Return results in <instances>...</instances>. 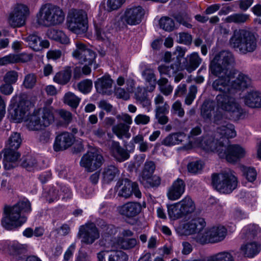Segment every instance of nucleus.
Listing matches in <instances>:
<instances>
[{"instance_id": "49", "label": "nucleus", "mask_w": 261, "mask_h": 261, "mask_svg": "<svg viewBox=\"0 0 261 261\" xmlns=\"http://www.w3.org/2000/svg\"><path fill=\"white\" fill-rule=\"evenodd\" d=\"M208 261H233V258L229 252H222L210 257Z\"/></svg>"}, {"instance_id": "57", "label": "nucleus", "mask_w": 261, "mask_h": 261, "mask_svg": "<svg viewBox=\"0 0 261 261\" xmlns=\"http://www.w3.org/2000/svg\"><path fill=\"white\" fill-rule=\"evenodd\" d=\"M196 93L197 87L195 86H191L190 88L189 93L185 99L186 104L190 105L195 98Z\"/></svg>"}, {"instance_id": "54", "label": "nucleus", "mask_w": 261, "mask_h": 261, "mask_svg": "<svg viewBox=\"0 0 261 261\" xmlns=\"http://www.w3.org/2000/svg\"><path fill=\"white\" fill-rule=\"evenodd\" d=\"M126 0H108L107 2V10L113 11L120 8Z\"/></svg>"}, {"instance_id": "34", "label": "nucleus", "mask_w": 261, "mask_h": 261, "mask_svg": "<svg viewBox=\"0 0 261 261\" xmlns=\"http://www.w3.org/2000/svg\"><path fill=\"white\" fill-rule=\"evenodd\" d=\"M126 85V90L121 88H115V95L117 98H121L125 100L129 98L130 93H132L133 91V82H127Z\"/></svg>"}, {"instance_id": "46", "label": "nucleus", "mask_w": 261, "mask_h": 261, "mask_svg": "<svg viewBox=\"0 0 261 261\" xmlns=\"http://www.w3.org/2000/svg\"><path fill=\"white\" fill-rule=\"evenodd\" d=\"M80 100V98L71 92L66 93L64 97V102L73 108L77 107Z\"/></svg>"}, {"instance_id": "61", "label": "nucleus", "mask_w": 261, "mask_h": 261, "mask_svg": "<svg viewBox=\"0 0 261 261\" xmlns=\"http://www.w3.org/2000/svg\"><path fill=\"white\" fill-rule=\"evenodd\" d=\"M62 52L59 49H50L48 50L46 54L48 59L56 60L61 58Z\"/></svg>"}, {"instance_id": "47", "label": "nucleus", "mask_w": 261, "mask_h": 261, "mask_svg": "<svg viewBox=\"0 0 261 261\" xmlns=\"http://www.w3.org/2000/svg\"><path fill=\"white\" fill-rule=\"evenodd\" d=\"M25 40L28 42L29 45L34 50H40V38L35 35H30L25 38Z\"/></svg>"}, {"instance_id": "39", "label": "nucleus", "mask_w": 261, "mask_h": 261, "mask_svg": "<svg viewBox=\"0 0 261 261\" xmlns=\"http://www.w3.org/2000/svg\"><path fill=\"white\" fill-rule=\"evenodd\" d=\"M249 19V15L244 13H234L226 17L224 21L228 23H242Z\"/></svg>"}, {"instance_id": "29", "label": "nucleus", "mask_w": 261, "mask_h": 261, "mask_svg": "<svg viewBox=\"0 0 261 261\" xmlns=\"http://www.w3.org/2000/svg\"><path fill=\"white\" fill-rule=\"evenodd\" d=\"M139 179L145 188L156 187L161 183L160 177L156 175H152V174L141 175Z\"/></svg>"}, {"instance_id": "60", "label": "nucleus", "mask_w": 261, "mask_h": 261, "mask_svg": "<svg viewBox=\"0 0 261 261\" xmlns=\"http://www.w3.org/2000/svg\"><path fill=\"white\" fill-rule=\"evenodd\" d=\"M154 169L155 165L153 162L146 161L141 175L153 174Z\"/></svg>"}, {"instance_id": "4", "label": "nucleus", "mask_w": 261, "mask_h": 261, "mask_svg": "<svg viewBox=\"0 0 261 261\" xmlns=\"http://www.w3.org/2000/svg\"><path fill=\"white\" fill-rule=\"evenodd\" d=\"M205 226L204 219L191 216L180 221L174 227L179 236L195 234L197 242L201 244L216 243L225 238L226 229L223 226L205 228Z\"/></svg>"}, {"instance_id": "7", "label": "nucleus", "mask_w": 261, "mask_h": 261, "mask_svg": "<svg viewBox=\"0 0 261 261\" xmlns=\"http://www.w3.org/2000/svg\"><path fill=\"white\" fill-rule=\"evenodd\" d=\"M230 45L242 53L251 52L256 47L254 34L246 29L236 30L229 40Z\"/></svg>"}, {"instance_id": "23", "label": "nucleus", "mask_w": 261, "mask_h": 261, "mask_svg": "<svg viewBox=\"0 0 261 261\" xmlns=\"http://www.w3.org/2000/svg\"><path fill=\"white\" fill-rule=\"evenodd\" d=\"M243 99L245 103L249 107H261V93L257 91H252L248 92Z\"/></svg>"}, {"instance_id": "24", "label": "nucleus", "mask_w": 261, "mask_h": 261, "mask_svg": "<svg viewBox=\"0 0 261 261\" xmlns=\"http://www.w3.org/2000/svg\"><path fill=\"white\" fill-rule=\"evenodd\" d=\"M4 245L7 252L12 255H17L21 253L27 248L25 245L21 244L15 240H7L5 242Z\"/></svg>"}, {"instance_id": "22", "label": "nucleus", "mask_w": 261, "mask_h": 261, "mask_svg": "<svg viewBox=\"0 0 261 261\" xmlns=\"http://www.w3.org/2000/svg\"><path fill=\"white\" fill-rule=\"evenodd\" d=\"M119 213L127 217H134L141 211L142 207L138 202H128L117 208Z\"/></svg>"}, {"instance_id": "21", "label": "nucleus", "mask_w": 261, "mask_h": 261, "mask_svg": "<svg viewBox=\"0 0 261 261\" xmlns=\"http://www.w3.org/2000/svg\"><path fill=\"white\" fill-rule=\"evenodd\" d=\"M240 235L244 239L258 240L261 239V229L257 225L250 224L242 228Z\"/></svg>"}, {"instance_id": "33", "label": "nucleus", "mask_w": 261, "mask_h": 261, "mask_svg": "<svg viewBox=\"0 0 261 261\" xmlns=\"http://www.w3.org/2000/svg\"><path fill=\"white\" fill-rule=\"evenodd\" d=\"M142 75L146 81V89L149 92L152 91L156 85V79L154 74L152 70L146 69L143 73Z\"/></svg>"}, {"instance_id": "26", "label": "nucleus", "mask_w": 261, "mask_h": 261, "mask_svg": "<svg viewBox=\"0 0 261 261\" xmlns=\"http://www.w3.org/2000/svg\"><path fill=\"white\" fill-rule=\"evenodd\" d=\"M106 252L99 253V261H106ZM128 257L125 253L121 250L112 251L109 255V261H127Z\"/></svg>"}, {"instance_id": "32", "label": "nucleus", "mask_w": 261, "mask_h": 261, "mask_svg": "<svg viewBox=\"0 0 261 261\" xmlns=\"http://www.w3.org/2000/svg\"><path fill=\"white\" fill-rule=\"evenodd\" d=\"M167 208L169 217L172 220L178 219L185 216L180 208L179 202L168 205Z\"/></svg>"}, {"instance_id": "16", "label": "nucleus", "mask_w": 261, "mask_h": 261, "mask_svg": "<svg viewBox=\"0 0 261 261\" xmlns=\"http://www.w3.org/2000/svg\"><path fill=\"white\" fill-rule=\"evenodd\" d=\"M97 229L95 223L88 222L79 228L78 236L82 243L91 244L97 238Z\"/></svg>"}, {"instance_id": "59", "label": "nucleus", "mask_w": 261, "mask_h": 261, "mask_svg": "<svg viewBox=\"0 0 261 261\" xmlns=\"http://www.w3.org/2000/svg\"><path fill=\"white\" fill-rule=\"evenodd\" d=\"M172 110L173 113L177 114L179 117H182L184 116V110L181 108V103L179 101H176L173 104Z\"/></svg>"}, {"instance_id": "20", "label": "nucleus", "mask_w": 261, "mask_h": 261, "mask_svg": "<svg viewBox=\"0 0 261 261\" xmlns=\"http://www.w3.org/2000/svg\"><path fill=\"white\" fill-rule=\"evenodd\" d=\"M186 185L181 179L178 178L175 180L169 187L167 193V196L171 200H176L180 198L185 193Z\"/></svg>"}, {"instance_id": "9", "label": "nucleus", "mask_w": 261, "mask_h": 261, "mask_svg": "<svg viewBox=\"0 0 261 261\" xmlns=\"http://www.w3.org/2000/svg\"><path fill=\"white\" fill-rule=\"evenodd\" d=\"M21 143L20 135L13 133L9 137L7 143V149L5 150L4 159V166L6 169L9 170L16 166V162L20 157V154L15 151Z\"/></svg>"}, {"instance_id": "19", "label": "nucleus", "mask_w": 261, "mask_h": 261, "mask_svg": "<svg viewBox=\"0 0 261 261\" xmlns=\"http://www.w3.org/2000/svg\"><path fill=\"white\" fill-rule=\"evenodd\" d=\"M74 141V138L71 134L64 132L58 135L56 138L54 149L56 151L65 150L71 146Z\"/></svg>"}, {"instance_id": "63", "label": "nucleus", "mask_w": 261, "mask_h": 261, "mask_svg": "<svg viewBox=\"0 0 261 261\" xmlns=\"http://www.w3.org/2000/svg\"><path fill=\"white\" fill-rule=\"evenodd\" d=\"M178 41L181 43L185 44H189L192 41V37L188 33H181L179 34Z\"/></svg>"}, {"instance_id": "64", "label": "nucleus", "mask_w": 261, "mask_h": 261, "mask_svg": "<svg viewBox=\"0 0 261 261\" xmlns=\"http://www.w3.org/2000/svg\"><path fill=\"white\" fill-rule=\"evenodd\" d=\"M61 195H62V199L67 200L72 197V193L70 189L66 186H63L61 188Z\"/></svg>"}, {"instance_id": "37", "label": "nucleus", "mask_w": 261, "mask_h": 261, "mask_svg": "<svg viewBox=\"0 0 261 261\" xmlns=\"http://www.w3.org/2000/svg\"><path fill=\"white\" fill-rule=\"evenodd\" d=\"M129 126L124 124H119L113 127V133L119 139L123 138H129L130 136L129 133Z\"/></svg>"}, {"instance_id": "10", "label": "nucleus", "mask_w": 261, "mask_h": 261, "mask_svg": "<svg viewBox=\"0 0 261 261\" xmlns=\"http://www.w3.org/2000/svg\"><path fill=\"white\" fill-rule=\"evenodd\" d=\"M213 187L220 193L229 194L238 186V179L231 173L214 174L212 176Z\"/></svg>"}, {"instance_id": "40", "label": "nucleus", "mask_w": 261, "mask_h": 261, "mask_svg": "<svg viewBox=\"0 0 261 261\" xmlns=\"http://www.w3.org/2000/svg\"><path fill=\"white\" fill-rule=\"evenodd\" d=\"M71 72L70 69L60 71L56 74L54 81L61 85L67 84L71 78Z\"/></svg>"}, {"instance_id": "28", "label": "nucleus", "mask_w": 261, "mask_h": 261, "mask_svg": "<svg viewBox=\"0 0 261 261\" xmlns=\"http://www.w3.org/2000/svg\"><path fill=\"white\" fill-rule=\"evenodd\" d=\"M112 152L114 157L118 161L122 162L129 157L126 150L120 146L117 142H114L112 146Z\"/></svg>"}, {"instance_id": "52", "label": "nucleus", "mask_w": 261, "mask_h": 261, "mask_svg": "<svg viewBox=\"0 0 261 261\" xmlns=\"http://www.w3.org/2000/svg\"><path fill=\"white\" fill-rule=\"evenodd\" d=\"M243 175L249 182L254 181L256 178V172L253 168L243 167L242 168Z\"/></svg>"}, {"instance_id": "43", "label": "nucleus", "mask_w": 261, "mask_h": 261, "mask_svg": "<svg viewBox=\"0 0 261 261\" xmlns=\"http://www.w3.org/2000/svg\"><path fill=\"white\" fill-rule=\"evenodd\" d=\"M169 106L168 105H164L163 108L158 107L156 110L155 116L159 122L161 124H165L168 122V118L165 115L168 113Z\"/></svg>"}, {"instance_id": "27", "label": "nucleus", "mask_w": 261, "mask_h": 261, "mask_svg": "<svg viewBox=\"0 0 261 261\" xmlns=\"http://www.w3.org/2000/svg\"><path fill=\"white\" fill-rule=\"evenodd\" d=\"M241 251L248 257H253L260 250V245L256 242L248 243L241 247Z\"/></svg>"}, {"instance_id": "8", "label": "nucleus", "mask_w": 261, "mask_h": 261, "mask_svg": "<svg viewBox=\"0 0 261 261\" xmlns=\"http://www.w3.org/2000/svg\"><path fill=\"white\" fill-rule=\"evenodd\" d=\"M64 15L59 7L45 5L41 7L37 15V22L43 25H55L62 23Z\"/></svg>"}, {"instance_id": "3", "label": "nucleus", "mask_w": 261, "mask_h": 261, "mask_svg": "<svg viewBox=\"0 0 261 261\" xmlns=\"http://www.w3.org/2000/svg\"><path fill=\"white\" fill-rule=\"evenodd\" d=\"M34 104L30 100H22L13 105L9 109L11 118L16 123L24 121L27 128L31 130H38L47 127L55 120L54 109L50 106L31 110Z\"/></svg>"}, {"instance_id": "1", "label": "nucleus", "mask_w": 261, "mask_h": 261, "mask_svg": "<svg viewBox=\"0 0 261 261\" xmlns=\"http://www.w3.org/2000/svg\"><path fill=\"white\" fill-rule=\"evenodd\" d=\"M234 59L232 54L222 51L217 55L211 61L210 69L211 72L218 75L212 84L213 89L221 92L216 97L214 108L223 110L227 116L237 119L243 113L239 105L231 95L236 90H244L252 85V81L247 75L240 73L232 68Z\"/></svg>"}, {"instance_id": "45", "label": "nucleus", "mask_w": 261, "mask_h": 261, "mask_svg": "<svg viewBox=\"0 0 261 261\" xmlns=\"http://www.w3.org/2000/svg\"><path fill=\"white\" fill-rule=\"evenodd\" d=\"M137 241L135 239H126L119 238L115 245L118 246L124 249H128L135 246Z\"/></svg>"}, {"instance_id": "15", "label": "nucleus", "mask_w": 261, "mask_h": 261, "mask_svg": "<svg viewBox=\"0 0 261 261\" xmlns=\"http://www.w3.org/2000/svg\"><path fill=\"white\" fill-rule=\"evenodd\" d=\"M116 189L118 192V195L125 198L130 197L133 193L137 198L141 197V193L138 185L135 182H131L126 179L118 181Z\"/></svg>"}, {"instance_id": "53", "label": "nucleus", "mask_w": 261, "mask_h": 261, "mask_svg": "<svg viewBox=\"0 0 261 261\" xmlns=\"http://www.w3.org/2000/svg\"><path fill=\"white\" fill-rule=\"evenodd\" d=\"M18 77V73L14 70H11L6 73L3 80L5 83L13 84L17 81Z\"/></svg>"}, {"instance_id": "50", "label": "nucleus", "mask_w": 261, "mask_h": 261, "mask_svg": "<svg viewBox=\"0 0 261 261\" xmlns=\"http://www.w3.org/2000/svg\"><path fill=\"white\" fill-rule=\"evenodd\" d=\"M158 85L160 91L165 95H168L173 90V87L168 84V80L164 77L160 79L158 81Z\"/></svg>"}, {"instance_id": "11", "label": "nucleus", "mask_w": 261, "mask_h": 261, "mask_svg": "<svg viewBox=\"0 0 261 261\" xmlns=\"http://www.w3.org/2000/svg\"><path fill=\"white\" fill-rule=\"evenodd\" d=\"M68 29L76 34L86 33L88 29L87 15L82 10H71L67 16Z\"/></svg>"}, {"instance_id": "36", "label": "nucleus", "mask_w": 261, "mask_h": 261, "mask_svg": "<svg viewBox=\"0 0 261 261\" xmlns=\"http://www.w3.org/2000/svg\"><path fill=\"white\" fill-rule=\"evenodd\" d=\"M179 202L180 204V208L185 216L194 211L195 205L191 197L186 196Z\"/></svg>"}, {"instance_id": "41", "label": "nucleus", "mask_w": 261, "mask_h": 261, "mask_svg": "<svg viewBox=\"0 0 261 261\" xmlns=\"http://www.w3.org/2000/svg\"><path fill=\"white\" fill-rule=\"evenodd\" d=\"M130 142L138 144V149L141 152H146L151 146V144L144 141V137L142 134L134 137Z\"/></svg>"}, {"instance_id": "35", "label": "nucleus", "mask_w": 261, "mask_h": 261, "mask_svg": "<svg viewBox=\"0 0 261 261\" xmlns=\"http://www.w3.org/2000/svg\"><path fill=\"white\" fill-rule=\"evenodd\" d=\"M119 175V170L114 166H110L105 169L102 173V182L109 183Z\"/></svg>"}, {"instance_id": "58", "label": "nucleus", "mask_w": 261, "mask_h": 261, "mask_svg": "<svg viewBox=\"0 0 261 261\" xmlns=\"http://www.w3.org/2000/svg\"><path fill=\"white\" fill-rule=\"evenodd\" d=\"M75 247L76 244L75 243H72L69 246L64 254V261H69L72 257Z\"/></svg>"}, {"instance_id": "56", "label": "nucleus", "mask_w": 261, "mask_h": 261, "mask_svg": "<svg viewBox=\"0 0 261 261\" xmlns=\"http://www.w3.org/2000/svg\"><path fill=\"white\" fill-rule=\"evenodd\" d=\"M36 82L34 74H29L25 76L23 84L26 88H32L34 87Z\"/></svg>"}, {"instance_id": "30", "label": "nucleus", "mask_w": 261, "mask_h": 261, "mask_svg": "<svg viewBox=\"0 0 261 261\" xmlns=\"http://www.w3.org/2000/svg\"><path fill=\"white\" fill-rule=\"evenodd\" d=\"M48 37L62 44H68L70 42L69 38L61 31L51 29L47 31Z\"/></svg>"}, {"instance_id": "51", "label": "nucleus", "mask_w": 261, "mask_h": 261, "mask_svg": "<svg viewBox=\"0 0 261 261\" xmlns=\"http://www.w3.org/2000/svg\"><path fill=\"white\" fill-rule=\"evenodd\" d=\"M78 90L83 94H87L89 93L92 88V82L91 80H85L78 83Z\"/></svg>"}, {"instance_id": "5", "label": "nucleus", "mask_w": 261, "mask_h": 261, "mask_svg": "<svg viewBox=\"0 0 261 261\" xmlns=\"http://www.w3.org/2000/svg\"><path fill=\"white\" fill-rule=\"evenodd\" d=\"M31 206L30 201L23 199L12 206H7L5 208V217L2 220L3 226L7 230L21 226L27 221L26 217L21 213H30Z\"/></svg>"}, {"instance_id": "25", "label": "nucleus", "mask_w": 261, "mask_h": 261, "mask_svg": "<svg viewBox=\"0 0 261 261\" xmlns=\"http://www.w3.org/2000/svg\"><path fill=\"white\" fill-rule=\"evenodd\" d=\"M113 81L109 75H105L99 79V93L111 95L113 92Z\"/></svg>"}, {"instance_id": "17", "label": "nucleus", "mask_w": 261, "mask_h": 261, "mask_svg": "<svg viewBox=\"0 0 261 261\" xmlns=\"http://www.w3.org/2000/svg\"><path fill=\"white\" fill-rule=\"evenodd\" d=\"M98 151L96 148H90L81 159V166L88 172H93L97 168Z\"/></svg>"}, {"instance_id": "31", "label": "nucleus", "mask_w": 261, "mask_h": 261, "mask_svg": "<svg viewBox=\"0 0 261 261\" xmlns=\"http://www.w3.org/2000/svg\"><path fill=\"white\" fill-rule=\"evenodd\" d=\"M186 139L187 137L184 133H174L166 137L162 143L166 146H172L179 144Z\"/></svg>"}, {"instance_id": "2", "label": "nucleus", "mask_w": 261, "mask_h": 261, "mask_svg": "<svg viewBox=\"0 0 261 261\" xmlns=\"http://www.w3.org/2000/svg\"><path fill=\"white\" fill-rule=\"evenodd\" d=\"M214 105V102L207 101L202 105L201 108V115L204 119H210L213 115L214 116V122L218 125L214 138L206 136L202 139L196 138L195 136L199 135L201 130L199 127H195L190 132V135L188 137L189 143L184 146L185 149L189 150V149H187V147L194 143H200L203 145L212 146L213 147L220 146V144L228 145V139L236 136L237 133L234 126L227 123L224 119L229 118L236 120L239 119L241 115L237 119L233 118L225 115L224 112L221 109L215 110Z\"/></svg>"}, {"instance_id": "12", "label": "nucleus", "mask_w": 261, "mask_h": 261, "mask_svg": "<svg viewBox=\"0 0 261 261\" xmlns=\"http://www.w3.org/2000/svg\"><path fill=\"white\" fill-rule=\"evenodd\" d=\"M143 14V10L141 7L128 8L124 13L116 16L113 23L115 27L119 28L125 23L129 25H136L141 22Z\"/></svg>"}, {"instance_id": "18", "label": "nucleus", "mask_w": 261, "mask_h": 261, "mask_svg": "<svg viewBox=\"0 0 261 261\" xmlns=\"http://www.w3.org/2000/svg\"><path fill=\"white\" fill-rule=\"evenodd\" d=\"M185 53L186 50L185 48L177 46L173 54V55L176 57L177 63L175 65L176 69L174 68L173 66L169 67L165 65H160L158 69L161 75L166 74L170 76L175 73L176 70L181 69L180 60L185 56Z\"/></svg>"}, {"instance_id": "55", "label": "nucleus", "mask_w": 261, "mask_h": 261, "mask_svg": "<svg viewBox=\"0 0 261 261\" xmlns=\"http://www.w3.org/2000/svg\"><path fill=\"white\" fill-rule=\"evenodd\" d=\"M58 114L64 121V125L67 126L71 122L72 116L70 112L62 109L59 111Z\"/></svg>"}, {"instance_id": "48", "label": "nucleus", "mask_w": 261, "mask_h": 261, "mask_svg": "<svg viewBox=\"0 0 261 261\" xmlns=\"http://www.w3.org/2000/svg\"><path fill=\"white\" fill-rule=\"evenodd\" d=\"M160 26L166 31H171L174 28V22L172 19L168 17H162L159 21Z\"/></svg>"}, {"instance_id": "42", "label": "nucleus", "mask_w": 261, "mask_h": 261, "mask_svg": "<svg viewBox=\"0 0 261 261\" xmlns=\"http://www.w3.org/2000/svg\"><path fill=\"white\" fill-rule=\"evenodd\" d=\"M189 58V64L186 65V68L188 71L191 72L195 70L199 66L201 62V59L196 53L191 54Z\"/></svg>"}, {"instance_id": "6", "label": "nucleus", "mask_w": 261, "mask_h": 261, "mask_svg": "<svg viewBox=\"0 0 261 261\" xmlns=\"http://www.w3.org/2000/svg\"><path fill=\"white\" fill-rule=\"evenodd\" d=\"M200 148L207 152L212 151L217 152L218 155L221 158H225L228 162L234 163L240 159L244 157L246 153L245 149L242 146L237 144L233 145H222L220 144V146L214 147L208 145H203L200 143H194L187 149L193 148Z\"/></svg>"}, {"instance_id": "62", "label": "nucleus", "mask_w": 261, "mask_h": 261, "mask_svg": "<svg viewBox=\"0 0 261 261\" xmlns=\"http://www.w3.org/2000/svg\"><path fill=\"white\" fill-rule=\"evenodd\" d=\"M134 121L138 125H145L149 122L150 118L146 115L139 114L135 117Z\"/></svg>"}, {"instance_id": "13", "label": "nucleus", "mask_w": 261, "mask_h": 261, "mask_svg": "<svg viewBox=\"0 0 261 261\" xmlns=\"http://www.w3.org/2000/svg\"><path fill=\"white\" fill-rule=\"evenodd\" d=\"M72 55V57L77 60L80 63L87 62L89 64H92L95 62L96 53L88 48L84 43L80 41L75 43V48Z\"/></svg>"}, {"instance_id": "44", "label": "nucleus", "mask_w": 261, "mask_h": 261, "mask_svg": "<svg viewBox=\"0 0 261 261\" xmlns=\"http://www.w3.org/2000/svg\"><path fill=\"white\" fill-rule=\"evenodd\" d=\"M204 163L201 160H196L190 162L187 165L189 172L192 174H198L201 172Z\"/></svg>"}, {"instance_id": "38", "label": "nucleus", "mask_w": 261, "mask_h": 261, "mask_svg": "<svg viewBox=\"0 0 261 261\" xmlns=\"http://www.w3.org/2000/svg\"><path fill=\"white\" fill-rule=\"evenodd\" d=\"M24 55H15L9 54L4 57L0 58V65L4 66L9 64H13L20 62H24L25 60L23 59Z\"/></svg>"}, {"instance_id": "14", "label": "nucleus", "mask_w": 261, "mask_h": 261, "mask_svg": "<svg viewBox=\"0 0 261 261\" xmlns=\"http://www.w3.org/2000/svg\"><path fill=\"white\" fill-rule=\"evenodd\" d=\"M29 14V9L25 5L18 4L10 15L8 23L13 28L21 27L25 24L26 18Z\"/></svg>"}]
</instances>
